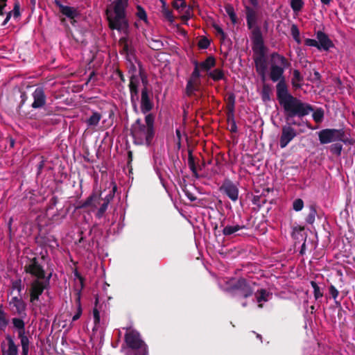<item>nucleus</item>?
Returning <instances> with one entry per match:
<instances>
[{"label":"nucleus","instance_id":"f257e3e1","mask_svg":"<svg viewBox=\"0 0 355 355\" xmlns=\"http://www.w3.org/2000/svg\"><path fill=\"white\" fill-rule=\"evenodd\" d=\"M128 1L129 0H114L105 10L108 27L112 31L116 30L124 35L119 39V44L122 48L121 53L125 55L131 52L129 46L130 24L126 12Z\"/></svg>","mask_w":355,"mask_h":355},{"label":"nucleus","instance_id":"f03ea898","mask_svg":"<svg viewBox=\"0 0 355 355\" xmlns=\"http://www.w3.org/2000/svg\"><path fill=\"white\" fill-rule=\"evenodd\" d=\"M24 269L26 274L33 277L27 285L29 302L33 305H37V302L40 301V296L51 288L52 272L46 274L44 266L36 257H28Z\"/></svg>","mask_w":355,"mask_h":355},{"label":"nucleus","instance_id":"7ed1b4c3","mask_svg":"<svg viewBox=\"0 0 355 355\" xmlns=\"http://www.w3.org/2000/svg\"><path fill=\"white\" fill-rule=\"evenodd\" d=\"M278 92L277 98L280 105L283 107L286 118H302L309 115L313 111V106L302 101L300 99L293 96L288 92V89H280Z\"/></svg>","mask_w":355,"mask_h":355},{"label":"nucleus","instance_id":"20e7f679","mask_svg":"<svg viewBox=\"0 0 355 355\" xmlns=\"http://www.w3.org/2000/svg\"><path fill=\"white\" fill-rule=\"evenodd\" d=\"M270 57L272 60L277 59V61L280 63L281 66L277 64H272L270 66V78L274 82H278L276 85L277 90V96L278 95V92L281 90L280 89L283 88L284 89H288V85L286 83V79L284 76L285 69H287L291 66V63L288 61V60L282 55H280L277 52H273Z\"/></svg>","mask_w":355,"mask_h":355},{"label":"nucleus","instance_id":"39448f33","mask_svg":"<svg viewBox=\"0 0 355 355\" xmlns=\"http://www.w3.org/2000/svg\"><path fill=\"white\" fill-rule=\"evenodd\" d=\"M124 340L129 349L125 355H148V346L142 340L140 334L135 329H126Z\"/></svg>","mask_w":355,"mask_h":355},{"label":"nucleus","instance_id":"423d86ee","mask_svg":"<svg viewBox=\"0 0 355 355\" xmlns=\"http://www.w3.org/2000/svg\"><path fill=\"white\" fill-rule=\"evenodd\" d=\"M250 39L252 42L254 58L266 57V48L264 45L261 27H257L251 31Z\"/></svg>","mask_w":355,"mask_h":355},{"label":"nucleus","instance_id":"0eeeda50","mask_svg":"<svg viewBox=\"0 0 355 355\" xmlns=\"http://www.w3.org/2000/svg\"><path fill=\"white\" fill-rule=\"evenodd\" d=\"M12 323L13 327L17 329V336L20 340L22 355H28L29 351L30 341L26 334L25 322L24 321L19 318H13L12 319Z\"/></svg>","mask_w":355,"mask_h":355},{"label":"nucleus","instance_id":"6e6552de","mask_svg":"<svg viewBox=\"0 0 355 355\" xmlns=\"http://www.w3.org/2000/svg\"><path fill=\"white\" fill-rule=\"evenodd\" d=\"M255 283H252L243 277L238 279V280L232 285L231 289L236 291L238 295L243 298H248L251 297L254 293V288L252 285Z\"/></svg>","mask_w":355,"mask_h":355},{"label":"nucleus","instance_id":"1a4fd4ad","mask_svg":"<svg viewBox=\"0 0 355 355\" xmlns=\"http://www.w3.org/2000/svg\"><path fill=\"white\" fill-rule=\"evenodd\" d=\"M113 187L112 189L109 191V193H107L105 197H103V193L101 192L100 194L97 193H93L90 196H89L87 200L83 202L82 205V207H87L94 206L96 207V204L100 203V200H102L103 201H105L108 203L112 201L114 197L115 192L117 189L116 185L115 183H112Z\"/></svg>","mask_w":355,"mask_h":355},{"label":"nucleus","instance_id":"9d476101","mask_svg":"<svg viewBox=\"0 0 355 355\" xmlns=\"http://www.w3.org/2000/svg\"><path fill=\"white\" fill-rule=\"evenodd\" d=\"M321 144H329L335 141H342L346 146H353L355 140L347 137V135H318Z\"/></svg>","mask_w":355,"mask_h":355},{"label":"nucleus","instance_id":"9b49d317","mask_svg":"<svg viewBox=\"0 0 355 355\" xmlns=\"http://www.w3.org/2000/svg\"><path fill=\"white\" fill-rule=\"evenodd\" d=\"M219 190L225 194L231 200L235 202L239 198V189L230 180L225 179L220 187Z\"/></svg>","mask_w":355,"mask_h":355},{"label":"nucleus","instance_id":"f8f14e48","mask_svg":"<svg viewBox=\"0 0 355 355\" xmlns=\"http://www.w3.org/2000/svg\"><path fill=\"white\" fill-rule=\"evenodd\" d=\"M315 35L318 40V49L319 51H329L331 48L334 47V42L327 33L322 31H318Z\"/></svg>","mask_w":355,"mask_h":355},{"label":"nucleus","instance_id":"ddd939ff","mask_svg":"<svg viewBox=\"0 0 355 355\" xmlns=\"http://www.w3.org/2000/svg\"><path fill=\"white\" fill-rule=\"evenodd\" d=\"M152 93L146 87L141 89V111L144 114L150 112L153 107V103L150 98Z\"/></svg>","mask_w":355,"mask_h":355},{"label":"nucleus","instance_id":"4468645a","mask_svg":"<svg viewBox=\"0 0 355 355\" xmlns=\"http://www.w3.org/2000/svg\"><path fill=\"white\" fill-rule=\"evenodd\" d=\"M6 340L7 341V348H6L4 342L1 344L3 355H18L19 346L15 343L13 338L10 334H7Z\"/></svg>","mask_w":355,"mask_h":355},{"label":"nucleus","instance_id":"2eb2a0df","mask_svg":"<svg viewBox=\"0 0 355 355\" xmlns=\"http://www.w3.org/2000/svg\"><path fill=\"white\" fill-rule=\"evenodd\" d=\"M244 8L248 28L253 31L254 28L259 27L257 25L258 20L257 12L248 5H245Z\"/></svg>","mask_w":355,"mask_h":355},{"label":"nucleus","instance_id":"dca6fc26","mask_svg":"<svg viewBox=\"0 0 355 355\" xmlns=\"http://www.w3.org/2000/svg\"><path fill=\"white\" fill-rule=\"evenodd\" d=\"M32 95L34 100L31 105L33 108H40L46 104V97L43 87H37Z\"/></svg>","mask_w":355,"mask_h":355},{"label":"nucleus","instance_id":"f3484780","mask_svg":"<svg viewBox=\"0 0 355 355\" xmlns=\"http://www.w3.org/2000/svg\"><path fill=\"white\" fill-rule=\"evenodd\" d=\"M54 3L59 8L60 12L70 19H73L80 15L76 8L62 5L60 0H54Z\"/></svg>","mask_w":355,"mask_h":355},{"label":"nucleus","instance_id":"a211bd4d","mask_svg":"<svg viewBox=\"0 0 355 355\" xmlns=\"http://www.w3.org/2000/svg\"><path fill=\"white\" fill-rule=\"evenodd\" d=\"M10 305H12L15 308V311L18 315L24 313L26 304L21 298L18 297H12L10 301Z\"/></svg>","mask_w":355,"mask_h":355},{"label":"nucleus","instance_id":"6ab92c4d","mask_svg":"<svg viewBox=\"0 0 355 355\" xmlns=\"http://www.w3.org/2000/svg\"><path fill=\"white\" fill-rule=\"evenodd\" d=\"M245 229V225H239V224H232V225H227L224 227L223 230V234L225 236H230L234 234L239 230Z\"/></svg>","mask_w":355,"mask_h":355},{"label":"nucleus","instance_id":"aec40b11","mask_svg":"<svg viewBox=\"0 0 355 355\" xmlns=\"http://www.w3.org/2000/svg\"><path fill=\"white\" fill-rule=\"evenodd\" d=\"M188 165L193 176L198 178V167L195 162V157L193 155V150L190 148L188 149Z\"/></svg>","mask_w":355,"mask_h":355},{"label":"nucleus","instance_id":"412c9836","mask_svg":"<svg viewBox=\"0 0 355 355\" xmlns=\"http://www.w3.org/2000/svg\"><path fill=\"white\" fill-rule=\"evenodd\" d=\"M257 73L267 71L266 57L254 58Z\"/></svg>","mask_w":355,"mask_h":355},{"label":"nucleus","instance_id":"4be33fe9","mask_svg":"<svg viewBox=\"0 0 355 355\" xmlns=\"http://www.w3.org/2000/svg\"><path fill=\"white\" fill-rule=\"evenodd\" d=\"M216 65V59L214 56L210 55L207 58V59L199 63V67L202 70L208 71H209L212 67H214Z\"/></svg>","mask_w":355,"mask_h":355},{"label":"nucleus","instance_id":"5701e85b","mask_svg":"<svg viewBox=\"0 0 355 355\" xmlns=\"http://www.w3.org/2000/svg\"><path fill=\"white\" fill-rule=\"evenodd\" d=\"M304 80L303 76L301 75L300 72L297 69H294L293 71V78L291 79V84L293 87L295 89H300L302 87V85L300 84Z\"/></svg>","mask_w":355,"mask_h":355},{"label":"nucleus","instance_id":"b1692460","mask_svg":"<svg viewBox=\"0 0 355 355\" xmlns=\"http://www.w3.org/2000/svg\"><path fill=\"white\" fill-rule=\"evenodd\" d=\"M200 83L188 80L186 86V94L188 96L194 95V92L199 89Z\"/></svg>","mask_w":355,"mask_h":355},{"label":"nucleus","instance_id":"393cba45","mask_svg":"<svg viewBox=\"0 0 355 355\" xmlns=\"http://www.w3.org/2000/svg\"><path fill=\"white\" fill-rule=\"evenodd\" d=\"M9 323L7 313L3 309V305L0 304V330L4 331Z\"/></svg>","mask_w":355,"mask_h":355},{"label":"nucleus","instance_id":"a878e982","mask_svg":"<svg viewBox=\"0 0 355 355\" xmlns=\"http://www.w3.org/2000/svg\"><path fill=\"white\" fill-rule=\"evenodd\" d=\"M139 83L138 78L134 75L131 76L128 85L130 94H139Z\"/></svg>","mask_w":355,"mask_h":355},{"label":"nucleus","instance_id":"bb28decb","mask_svg":"<svg viewBox=\"0 0 355 355\" xmlns=\"http://www.w3.org/2000/svg\"><path fill=\"white\" fill-rule=\"evenodd\" d=\"M208 76L214 81H219L225 78L224 71L221 69H215L208 73Z\"/></svg>","mask_w":355,"mask_h":355},{"label":"nucleus","instance_id":"cd10ccee","mask_svg":"<svg viewBox=\"0 0 355 355\" xmlns=\"http://www.w3.org/2000/svg\"><path fill=\"white\" fill-rule=\"evenodd\" d=\"M101 114L98 112H92V115L87 119V124L89 126L96 125L101 119Z\"/></svg>","mask_w":355,"mask_h":355},{"label":"nucleus","instance_id":"c85d7f7f","mask_svg":"<svg viewBox=\"0 0 355 355\" xmlns=\"http://www.w3.org/2000/svg\"><path fill=\"white\" fill-rule=\"evenodd\" d=\"M225 10L233 24L238 23V17L235 13L234 8L232 5L227 4L225 6Z\"/></svg>","mask_w":355,"mask_h":355},{"label":"nucleus","instance_id":"c756f323","mask_svg":"<svg viewBox=\"0 0 355 355\" xmlns=\"http://www.w3.org/2000/svg\"><path fill=\"white\" fill-rule=\"evenodd\" d=\"M316 214V206L315 205H309V214L306 217V222L309 224H313L315 222Z\"/></svg>","mask_w":355,"mask_h":355},{"label":"nucleus","instance_id":"7c9ffc66","mask_svg":"<svg viewBox=\"0 0 355 355\" xmlns=\"http://www.w3.org/2000/svg\"><path fill=\"white\" fill-rule=\"evenodd\" d=\"M271 93L272 89L270 85H269L268 84H263L261 93L263 101H269L270 100Z\"/></svg>","mask_w":355,"mask_h":355},{"label":"nucleus","instance_id":"2f4dec72","mask_svg":"<svg viewBox=\"0 0 355 355\" xmlns=\"http://www.w3.org/2000/svg\"><path fill=\"white\" fill-rule=\"evenodd\" d=\"M235 96L234 94H230L227 97V108L228 111V116H233L234 111Z\"/></svg>","mask_w":355,"mask_h":355},{"label":"nucleus","instance_id":"473e14b6","mask_svg":"<svg viewBox=\"0 0 355 355\" xmlns=\"http://www.w3.org/2000/svg\"><path fill=\"white\" fill-rule=\"evenodd\" d=\"M193 64H194V69L191 75V77L189 78V80H192L193 81H196L198 83H200V67H199V62L196 60H194L193 62Z\"/></svg>","mask_w":355,"mask_h":355},{"label":"nucleus","instance_id":"72a5a7b5","mask_svg":"<svg viewBox=\"0 0 355 355\" xmlns=\"http://www.w3.org/2000/svg\"><path fill=\"white\" fill-rule=\"evenodd\" d=\"M269 293L266 289L261 288L256 293V299L257 302L261 303V302H267Z\"/></svg>","mask_w":355,"mask_h":355},{"label":"nucleus","instance_id":"f704fd0d","mask_svg":"<svg viewBox=\"0 0 355 355\" xmlns=\"http://www.w3.org/2000/svg\"><path fill=\"white\" fill-rule=\"evenodd\" d=\"M311 112H313V119L316 123H320L322 121L324 118V110L322 108L318 107L315 110L313 108V111Z\"/></svg>","mask_w":355,"mask_h":355},{"label":"nucleus","instance_id":"c9c22d12","mask_svg":"<svg viewBox=\"0 0 355 355\" xmlns=\"http://www.w3.org/2000/svg\"><path fill=\"white\" fill-rule=\"evenodd\" d=\"M149 43V46L155 51L161 50L164 47L163 42L159 39H153L148 40Z\"/></svg>","mask_w":355,"mask_h":355},{"label":"nucleus","instance_id":"e433bc0d","mask_svg":"<svg viewBox=\"0 0 355 355\" xmlns=\"http://www.w3.org/2000/svg\"><path fill=\"white\" fill-rule=\"evenodd\" d=\"M304 3L303 0H291V7L294 12H299L303 8Z\"/></svg>","mask_w":355,"mask_h":355},{"label":"nucleus","instance_id":"4c0bfd02","mask_svg":"<svg viewBox=\"0 0 355 355\" xmlns=\"http://www.w3.org/2000/svg\"><path fill=\"white\" fill-rule=\"evenodd\" d=\"M136 16L139 19L144 21V22H146V23L148 22V17H147L146 12L144 10V8L141 6H140V5H137V6Z\"/></svg>","mask_w":355,"mask_h":355},{"label":"nucleus","instance_id":"58836bf2","mask_svg":"<svg viewBox=\"0 0 355 355\" xmlns=\"http://www.w3.org/2000/svg\"><path fill=\"white\" fill-rule=\"evenodd\" d=\"M296 135H282L279 145L282 148H285Z\"/></svg>","mask_w":355,"mask_h":355},{"label":"nucleus","instance_id":"ea45409f","mask_svg":"<svg viewBox=\"0 0 355 355\" xmlns=\"http://www.w3.org/2000/svg\"><path fill=\"white\" fill-rule=\"evenodd\" d=\"M291 35L294 39V40L297 43V44H300L301 43V39H300V31H299V28L297 27V26L296 24H292L291 26Z\"/></svg>","mask_w":355,"mask_h":355},{"label":"nucleus","instance_id":"a19ab883","mask_svg":"<svg viewBox=\"0 0 355 355\" xmlns=\"http://www.w3.org/2000/svg\"><path fill=\"white\" fill-rule=\"evenodd\" d=\"M145 121L148 128L146 133H153L154 116L151 114H147L145 117Z\"/></svg>","mask_w":355,"mask_h":355},{"label":"nucleus","instance_id":"79ce46f5","mask_svg":"<svg viewBox=\"0 0 355 355\" xmlns=\"http://www.w3.org/2000/svg\"><path fill=\"white\" fill-rule=\"evenodd\" d=\"M340 142L341 141H335L330 147V151L338 156L340 155L343 148V145Z\"/></svg>","mask_w":355,"mask_h":355},{"label":"nucleus","instance_id":"37998d69","mask_svg":"<svg viewBox=\"0 0 355 355\" xmlns=\"http://www.w3.org/2000/svg\"><path fill=\"white\" fill-rule=\"evenodd\" d=\"M311 285L313 289V294H314L315 299L318 300V299L322 297L323 296V293L320 291V288L319 286L318 285V284L314 281H311Z\"/></svg>","mask_w":355,"mask_h":355},{"label":"nucleus","instance_id":"c03bdc74","mask_svg":"<svg viewBox=\"0 0 355 355\" xmlns=\"http://www.w3.org/2000/svg\"><path fill=\"white\" fill-rule=\"evenodd\" d=\"M266 201L267 200L265 198V197L261 196H254L252 199L253 205H257L259 208L263 206Z\"/></svg>","mask_w":355,"mask_h":355},{"label":"nucleus","instance_id":"a18cd8bd","mask_svg":"<svg viewBox=\"0 0 355 355\" xmlns=\"http://www.w3.org/2000/svg\"><path fill=\"white\" fill-rule=\"evenodd\" d=\"M162 12L164 17L170 22H173L174 21V17L173 15V11L169 10L166 6L162 8Z\"/></svg>","mask_w":355,"mask_h":355},{"label":"nucleus","instance_id":"49530a36","mask_svg":"<svg viewBox=\"0 0 355 355\" xmlns=\"http://www.w3.org/2000/svg\"><path fill=\"white\" fill-rule=\"evenodd\" d=\"M130 136H139L145 137L144 141H140V144H144V145L150 146L153 140L155 135H129Z\"/></svg>","mask_w":355,"mask_h":355},{"label":"nucleus","instance_id":"de8ad7c7","mask_svg":"<svg viewBox=\"0 0 355 355\" xmlns=\"http://www.w3.org/2000/svg\"><path fill=\"white\" fill-rule=\"evenodd\" d=\"M108 205V202L103 201V202L102 203V205H101L100 208L98 209L96 214V218H101L103 216L104 214L105 213L107 209Z\"/></svg>","mask_w":355,"mask_h":355},{"label":"nucleus","instance_id":"09e8293b","mask_svg":"<svg viewBox=\"0 0 355 355\" xmlns=\"http://www.w3.org/2000/svg\"><path fill=\"white\" fill-rule=\"evenodd\" d=\"M304 207V201L301 198L295 199L293 202V209L295 211H301Z\"/></svg>","mask_w":355,"mask_h":355},{"label":"nucleus","instance_id":"8fccbe9b","mask_svg":"<svg viewBox=\"0 0 355 355\" xmlns=\"http://www.w3.org/2000/svg\"><path fill=\"white\" fill-rule=\"evenodd\" d=\"M172 6L175 10L184 8L187 7L186 0H173Z\"/></svg>","mask_w":355,"mask_h":355},{"label":"nucleus","instance_id":"3c124183","mask_svg":"<svg viewBox=\"0 0 355 355\" xmlns=\"http://www.w3.org/2000/svg\"><path fill=\"white\" fill-rule=\"evenodd\" d=\"M210 45L209 40L204 37L200 39L198 43V48L200 49H207Z\"/></svg>","mask_w":355,"mask_h":355},{"label":"nucleus","instance_id":"603ef678","mask_svg":"<svg viewBox=\"0 0 355 355\" xmlns=\"http://www.w3.org/2000/svg\"><path fill=\"white\" fill-rule=\"evenodd\" d=\"M329 293L331 297L334 299V300H336L339 295L338 290L333 284L329 285Z\"/></svg>","mask_w":355,"mask_h":355},{"label":"nucleus","instance_id":"864d4df0","mask_svg":"<svg viewBox=\"0 0 355 355\" xmlns=\"http://www.w3.org/2000/svg\"><path fill=\"white\" fill-rule=\"evenodd\" d=\"M139 101V94H130V102L134 111L137 112V101Z\"/></svg>","mask_w":355,"mask_h":355},{"label":"nucleus","instance_id":"5fc2aeb1","mask_svg":"<svg viewBox=\"0 0 355 355\" xmlns=\"http://www.w3.org/2000/svg\"><path fill=\"white\" fill-rule=\"evenodd\" d=\"M11 12L15 19L20 16V4L17 0L15 1L13 10Z\"/></svg>","mask_w":355,"mask_h":355},{"label":"nucleus","instance_id":"6e6d98bb","mask_svg":"<svg viewBox=\"0 0 355 355\" xmlns=\"http://www.w3.org/2000/svg\"><path fill=\"white\" fill-rule=\"evenodd\" d=\"M12 289L17 290L19 293H20L23 288L21 279H18L12 282Z\"/></svg>","mask_w":355,"mask_h":355},{"label":"nucleus","instance_id":"4d7b16f0","mask_svg":"<svg viewBox=\"0 0 355 355\" xmlns=\"http://www.w3.org/2000/svg\"><path fill=\"white\" fill-rule=\"evenodd\" d=\"M304 44L307 46H313L318 49V40L306 38L304 40Z\"/></svg>","mask_w":355,"mask_h":355},{"label":"nucleus","instance_id":"13d9d810","mask_svg":"<svg viewBox=\"0 0 355 355\" xmlns=\"http://www.w3.org/2000/svg\"><path fill=\"white\" fill-rule=\"evenodd\" d=\"M40 162H39V164L37 165V175H39L43 168H44V164H45V162H46V159H44V157L43 156L40 157Z\"/></svg>","mask_w":355,"mask_h":355},{"label":"nucleus","instance_id":"bf43d9fd","mask_svg":"<svg viewBox=\"0 0 355 355\" xmlns=\"http://www.w3.org/2000/svg\"><path fill=\"white\" fill-rule=\"evenodd\" d=\"M58 202V198L57 196H53L49 200V205L48 209H53Z\"/></svg>","mask_w":355,"mask_h":355},{"label":"nucleus","instance_id":"052dcab7","mask_svg":"<svg viewBox=\"0 0 355 355\" xmlns=\"http://www.w3.org/2000/svg\"><path fill=\"white\" fill-rule=\"evenodd\" d=\"M93 316L95 324H98L100 322V312L96 307L93 309Z\"/></svg>","mask_w":355,"mask_h":355},{"label":"nucleus","instance_id":"680f3d73","mask_svg":"<svg viewBox=\"0 0 355 355\" xmlns=\"http://www.w3.org/2000/svg\"><path fill=\"white\" fill-rule=\"evenodd\" d=\"M132 162V152L130 150L128 152V162H127V166H128V168H129L130 173H131L132 171V165H131Z\"/></svg>","mask_w":355,"mask_h":355},{"label":"nucleus","instance_id":"e2e57ef3","mask_svg":"<svg viewBox=\"0 0 355 355\" xmlns=\"http://www.w3.org/2000/svg\"><path fill=\"white\" fill-rule=\"evenodd\" d=\"M318 133H345L342 131V130H336V129H324L319 131Z\"/></svg>","mask_w":355,"mask_h":355},{"label":"nucleus","instance_id":"0e129e2a","mask_svg":"<svg viewBox=\"0 0 355 355\" xmlns=\"http://www.w3.org/2000/svg\"><path fill=\"white\" fill-rule=\"evenodd\" d=\"M130 137H132L133 142L136 145H144V144H140L139 141H144L145 137H139V136H130Z\"/></svg>","mask_w":355,"mask_h":355},{"label":"nucleus","instance_id":"69168bd1","mask_svg":"<svg viewBox=\"0 0 355 355\" xmlns=\"http://www.w3.org/2000/svg\"><path fill=\"white\" fill-rule=\"evenodd\" d=\"M184 193L186 195V196L191 201V202H194L195 200H196L197 198L195 195H193L191 192H190L189 190L187 189H184Z\"/></svg>","mask_w":355,"mask_h":355},{"label":"nucleus","instance_id":"338daca9","mask_svg":"<svg viewBox=\"0 0 355 355\" xmlns=\"http://www.w3.org/2000/svg\"><path fill=\"white\" fill-rule=\"evenodd\" d=\"M83 313L82 307H77V311L72 318V322L76 321L80 318Z\"/></svg>","mask_w":355,"mask_h":355},{"label":"nucleus","instance_id":"774afa93","mask_svg":"<svg viewBox=\"0 0 355 355\" xmlns=\"http://www.w3.org/2000/svg\"><path fill=\"white\" fill-rule=\"evenodd\" d=\"M214 28L215 29V31H216L218 35H223L224 34V31H223V28L220 26H218L217 24H214Z\"/></svg>","mask_w":355,"mask_h":355}]
</instances>
